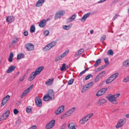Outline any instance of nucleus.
Masks as SVG:
<instances>
[{
  "instance_id": "nucleus-37",
  "label": "nucleus",
  "mask_w": 129,
  "mask_h": 129,
  "mask_svg": "<svg viewBox=\"0 0 129 129\" xmlns=\"http://www.w3.org/2000/svg\"><path fill=\"white\" fill-rule=\"evenodd\" d=\"M108 55H113V51L111 49L109 50L107 53Z\"/></svg>"
},
{
  "instance_id": "nucleus-57",
  "label": "nucleus",
  "mask_w": 129,
  "mask_h": 129,
  "mask_svg": "<svg viewBox=\"0 0 129 129\" xmlns=\"http://www.w3.org/2000/svg\"><path fill=\"white\" fill-rule=\"evenodd\" d=\"M76 16V14H74L71 17H70L72 19V20H73L74 19H75Z\"/></svg>"
},
{
  "instance_id": "nucleus-31",
  "label": "nucleus",
  "mask_w": 129,
  "mask_h": 129,
  "mask_svg": "<svg viewBox=\"0 0 129 129\" xmlns=\"http://www.w3.org/2000/svg\"><path fill=\"white\" fill-rule=\"evenodd\" d=\"M35 26L34 25H31L30 27V31L31 33H33L35 32Z\"/></svg>"
},
{
  "instance_id": "nucleus-50",
  "label": "nucleus",
  "mask_w": 129,
  "mask_h": 129,
  "mask_svg": "<svg viewBox=\"0 0 129 129\" xmlns=\"http://www.w3.org/2000/svg\"><path fill=\"white\" fill-rule=\"evenodd\" d=\"M101 78L98 75L94 79L95 82H97Z\"/></svg>"
},
{
  "instance_id": "nucleus-49",
  "label": "nucleus",
  "mask_w": 129,
  "mask_h": 129,
  "mask_svg": "<svg viewBox=\"0 0 129 129\" xmlns=\"http://www.w3.org/2000/svg\"><path fill=\"white\" fill-rule=\"evenodd\" d=\"M106 38V36L105 35H103L101 38L100 41L103 42L104 41Z\"/></svg>"
},
{
  "instance_id": "nucleus-30",
  "label": "nucleus",
  "mask_w": 129,
  "mask_h": 129,
  "mask_svg": "<svg viewBox=\"0 0 129 129\" xmlns=\"http://www.w3.org/2000/svg\"><path fill=\"white\" fill-rule=\"evenodd\" d=\"M56 41H52L49 43V44L50 46V47L51 48L53 47H54L56 44Z\"/></svg>"
},
{
  "instance_id": "nucleus-20",
  "label": "nucleus",
  "mask_w": 129,
  "mask_h": 129,
  "mask_svg": "<svg viewBox=\"0 0 129 129\" xmlns=\"http://www.w3.org/2000/svg\"><path fill=\"white\" fill-rule=\"evenodd\" d=\"M106 102V100L104 99H102L100 100L98 102V104L100 105H103L104 103Z\"/></svg>"
},
{
  "instance_id": "nucleus-5",
  "label": "nucleus",
  "mask_w": 129,
  "mask_h": 129,
  "mask_svg": "<svg viewBox=\"0 0 129 129\" xmlns=\"http://www.w3.org/2000/svg\"><path fill=\"white\" fill-rule=\"evenodd\" d=\"M125 121L124 119H120L118 121L116 126L117 128H119L122 127L125 123Z\"/></svg>"
},
{
  "instance_id": "nucleus-54",
  "label": "nucleus",
  "mask_w": 129,
  "mask_h": 129,
  "mask_svg": "<svg viewBox=\"0 0 129 129\" xmlns=\"http://www.w3.org/2000/svg\"><path fill=\"white\" fill-rule=\"evenodd\" d=\"M19 111L17 109H14V114L16 115L19 112Z\"/></svg>"
},
{
  "instance_id": "nucleus-60",
  "label": "nucleus",
  "mask_w": 129,
  "mask_h": 129,
  "mask_svg": "<svg viewBox=\"0 0 129 129\" xmlns=\"http://www.w3.org/2000/svg\"><path fill=\"white\" fill-rule=\"evenodd\" d=\"M28 33L27 31L25 30L23 33V34L25 36H27L28 35Z\"/></svg>"
},
{
  "instance_id": "nucleus-22",
  "label": "nucleus",
  "mask_w": 129,
  "mask_h": 129,
  "mask_svg": "<svg viewBox=\"0 0 129 129\" xmlns=\"http://www.w3.org/2000/svg\"><path fill=\"white\" fill-rule=\"evenodd\" d=\"M24 55L23 53H21L18 54L17 55V59L19 60L20 59L24 58Z\"/></svg>"
},
{
  "instance_id": "nucleus-52",
  "label": "nucleus",
  "mask_w": 129,
  "mask_h": 129,
  "mask_svg": "<svg viewBox=\"0 0 129 129\" xmlns=\"http://www.w3.org/2000/svg\"><path fill=\"white\" fill-rule=\"evenodd\" d=\"M49 33V32L48 30H46L44 31V34L45 36H47L48 35Z\"/></svg>"
},
{
  "instance_id": "nucleus-7",
  "label": "nucleus",
  "mask_w": 129,
  "mask_h": 129,
  "mask_svg": "<svg viewBox=\"0 0 129 129\" xmlns=\"http://www.w3.org/2000/svg\"><path fill=\"white\" fill-rule=\"evenodd\" d=\"M47 94L51 98V100L54 99V92L52 89H50L49 90Z\"/></svg>"
},
{
  "instance_id": "nucleus-56",
  "label": "nucleus",
  "mask_w": 129,
  "mask_h": 129,
  "mask_svg": "<svg viewBox=\"0 0 129 129\" xmlns=\"http://www.w3.org/2000/svg\"><path fill=\"white\" fill-rule=\"evenodd\" d=\"M78 51L79 52L80 54H82L84 51V49H83L81 48L80 50H78Z\"/></svg>"
},
{
  "instance_id": "nucleus-43",
  "label": "nucleus",
  "mask_w": 129,
  "mask_h": 129,
  "mask_svg": "<svg viewBox=\"0 0 129 129\" xmlns=\"http://www.w3.org/2000/svg\"><path fill=\"white\" fill-rule=\"evenodd\" d=\"M63 57L62 56L61 54L60 55L58 56L57 58L55 59L56 61H58V60H61L62 58H63Z\"/></svg>"
},
{
  "instance_id": "nucleus-58",
  "label": "nucleus",
  "mask_w": 129,
  "mask_h": 129,
  "mask_svg": "<svg viewBox=\"0 0 129 129\" xmlns=\"http://www.w3.org/2000/svg\"><path fill=\"white\" fill-rule=\"evenodd\" d=\"M34 86V85L32 84L27 89L29 90V91L31 90V89Z\"/></svg>"
},
{
  "instance_id": "nucleus-40",
  "label": "nucleus",
  "mask_w": 129,
  "mask_h": 129,
  "mask_svg": "<svg viewBox=\"0 0 129 129\" xmlns=\"http://www.w3.org/2000/svg\"><path fill=\"white\" fill-rule=\"evenodd\" d=\"M93 78V76L91 74H88L85 78V80H87L89 79L90 78Z\"/></svg>"
},
{
  "instance_id": "nucleus-10",
  "label": "nucleus",
  "mask_w": 129,
  "mask_h": 129,
  "mask_svg": "<svg viewBox=\"0 0 129 129\" xmlns=\"http://www.w3.org/2000/svg\"><path fill=\"white\" fill-rule=\"evenodd\" d=\"M10 97V96L8 95L4 98L2 102V106H3L5 104L9 99Z\"/></svg>"
},
{
  "instance_id": "nucleus-3",
  "label": "nucleus",
  "mask_w": 129,
  "mask_h": 129,
  "mask_svg": "<svg viewBox=\"0 0 129 129\" xmlns=\"http://www.w3.org/2000/svg\"><path fill=\"white\" fill-rule=\"evenodd\" d=\"M10 114V110H7L2 116L0 118V120L2 121L6 119L9 116Z\"/></svg>"
},
{
  "instance_id": "nucleus-15",
  "label": "nucleus",
  "mask_w": 129,
  "mask_h": 129,
  "mask_svg": "<svg viewBox=\"0 0 129 129\" xmlns=\"http://www.w3.org/2000/svg\"><path fill=\"white\" fill-rule=\"evenodd\" d=\"M44 67L41 66L35 70V72L38 75L39 74L41 71L44 69Z\"/></svg>"
},
{
  "instance_id": "nucleus-2",
  "label": "nucleus",
  "mask_w": 129,
  "mask_h": 129,
  "mask_svg": "<svg viewBox=\"0 0 129 129\" xmlns=\"http://www.w3.org/2000/svg\"><path fill=\"white\" fill-rule=\"evenodd\" d=\"M55 121L54 119H53L47 124L46 126V129H50L53 128L55 124Z\"/></svg>"
},
{
  "instance_id": "nucleus-18",
  "label": "nucleus",
  "mask_w": 129,
  "mask_h": 129,
  "mask_svg": "<svg viewBox=\"0 0 129 129\" xmlns=\"http://www.w3.org/2000/svg\"><path fill=\"white\" fill-rule=\"evenodd\" d=\"M14 17L13 16H9L6 19L7 22L11 23L14 21Z\"/></svg>"
},
{
  "instance_id": "nucleus-33",
  "label": "nucleus",
  "mask_w": 129,
  "mask_h": 129,
  "mask_svg": "<svg viewBox=\"0 0 129 129\" xmlns=\"http://www.w3.org/2000/svg\"><path fill=\"white\" fill-rule=\"evenodd\" d=\"M107 90V88H104L99 90V91L101 92L102 95H103L106 91Z\"/></svg>"
},
{
  "instance_id": "nucleus-34",
  "label": "nucleus",
  "mask_w": 129,
  "mask_h": 129,
  "mask_svg": "<svg viewBox=\"0 0 129 129\" xmlns=\"http://www.w3.org/2000/svg\"><path fill=\"white\" fill-rule=\"evenodd\" d=\"M89 88V87L88 86H87V85H86L84 87H83L82 90V92H85L86 90H87Z\"/></svg>"
},
{
  "instance_id": "nucleus-45",
  "label": "nucleus",
  "mask_w": 129,
  "mask_h": 129,
  "mask_svg": "<svg viewBox=\"0 0 129 129\" xmlns=\"http://www.w3.org/2000/svg\"><path fill=\"white\" fill-rule=\"evenodd\" d=\"M105 73V71H103L99 74L98 75L99 76V77L101 78L104 75Z\"/></svg>"
},
{
  "instance_id": "nucleus-41",
  "label": "nucleus",
  "mask_w": 129,
  "mask_h": 129,
  "mask_svg": "<svg viewBox=\"0 0 129 129\" xmlns=\"http://www.w3.org/2000/svg\"><path fill=\"white\" fill-rule=\"evenodd\" d=\"M104 61L105 63V66H107L109 64V62L108 61V58H106L104 59Z\"/></svg>"
},
{
  "instance_id": "nucleus-11",
  "label": "nucleus",
  "mask_w": 129,
  "mask_h": 129,
  "mask_svg": "<svg viewBox=\"0 0 129 129\" xmlns=\"http://www.w3.org/2000/svg\"><path fill=\"white\" fill-rule=\"evenodd\" d=\"M46 24V21L44 19L40 21L39 24V26L41 28L44 27Z\"/></svg>"
},
{
  "instance_id": "nucleus-38",
  "label": "nucleus",
  "mask_w": 129,
  "mask_h": 129,
  "mask_svg": "<svg viewBox=\"0 0 129 129\" xmlns=\"http://www.w3.org/2000/svg\"><path fill=\"white\" fill-rule=\"evenodd\" d=\"M68 113H67V111L61 117V118L62 119L64 117H66L70 115H69Z\"/></svg>"
},
{
  "instance_id": "nucleus-51",
  "label": "nucleus",
  "mask_w": 129,
  "mask_h": 129,
  "mask_svg": "<svg viewBox=\"0 0 129 129\" xmlns=\"http://www.w3.org/2000/svg\"><path fill=\"white\" fill-rule=\"evenodd\" d=\"M74 81V79H72L70 80L68 82V84L69 85L72 84L73 83Z\"/></svg>"
},
{
  "instance_id": "nucleus-48",
  "label": "nucleus",
  "mask_w": 129,
  "mask_h": 129,
  "mask_svg": "<svg viewBox=\"0 0 129 129\" xmlns=\"http://www.w3.org/2000/svg\"><path fill=\"white\" fill-rule=\"evenodd\" d=\"M25 76H26L24 74L22 76H21L20 78H19L20 81H21V82L23 81L25 78Z\"/></svg>"
},
{
  "instance_id": "nucleus-42",
  "label": "nucleus",
  "mask_w": 129,
  "mask_h": 129,
  "mask_svg": "<svg viewBox=\"0 0 129 129\" xmlns=\"http://www.w3.org/2000/svg\"><path fill=\"white\" fill-rule=\"evenodd\" d=\"M86 120H85L84 118H82L79 121V123L81 124H83L86 122Z\"/></svg>"
},
{
  "instance_id": "nucleus-36",
  "label": "nucleus",
  "mask_w": 129,
  "mask_h": 129,
  "mask_svg": "<svg viewBox=\"0 0 129 129\" xmlns=\"http://www.w3.org/2000/svg\"><path fill=\"white\" fill-rule=\"evenodd\" d=\"M32 108L30 106H28L27 107L26 111L28 113H29L31 112Z\"/></svg>"
},
{
  "instance_id": "nucleus-26",
  "label": "nucleus",
  "mask_w": 129,
  "mask_h": 129,
  "mask_svg": "<svg viewBox=\"0 0 129 129\" xmlns=\"http://www.w3.org/2000/svg\"><path fill=\"white\" fill-rule=\"evenodd\" d=\"M49 44L47 45L43 49L44 51H47L49 50L51 48Z\"/></svg>"
},
{
  "instance_id": "nucleus-21",
  "label": "nucleus",
  "mask_w": 129,
  "mask_h": 129,
  "mask_svg": "<svg viewBox=\"0 0 129 129\" xmlns=\"http://www.w3.org/2000/svg\"><path fill=\"white\" fill-rule=\"evenodd\" d=\"M43 100L45 101H47L50 100H51V98L47 94H46L43 98Z\"/></svg>"
},
{
  "instance_id": "nucleus-16",
  "label": "nucleus",
  "mask_w": 129,
  "mask_h": 129,
  "mask_svg": "<svg viewBox=\"0 0 129 129\" xmlns=\"http://www.w3.org/2000/svg\"><path fill=\"white\" fill-rule=\"evenodd\" d=\"M16 67L14 66H10L8 69L7 71V73H10L15 69Z\"/></svg>"
},
{
  "instance_id": "nucleus-59",
  "label": "nucleus",
  "mask_w": 129,
  "mask_h": 129,
  "mask_svg": "<svg viewBox=\"0 0 129 129\" xmlns=\"http://www.w3.org/2000/svg\"><path fill=\"white\" fill-rule=\"evenodd\" d=\"M66 123L63 124L62 126L60 129H65V128L66 127Z\"/></svg>"
},
{
  "instance_id": "nucleus-23",
  "label": "nucleus",
  "mask_w": 129,
  "mask_h": 129,
  "mask_svg": "<svg viewBox=\"0 0 129 129\" xmlns=\"http://www.w3.org/2000/svg\"><path fill=\"white\" fill-rule=\"evenodd\" d=\"M76 108L75 107H73L67 111V113H68V115H70L74 111Z\"/></svg>"
},
{
  "instance_id": "nucleus-64",
  "label": "nucleus",
  "mask_w": 129,
  "mask_h": 129,
  "mask_svg": "<svg viewBox=\"0 0 129 129\" xmlns=\"http://www.w3.org/2000/svg\"><path fill=\"white\" fill-rule=\"evenodd\" d=\"M83 118H84L85 120H86L85 121H87L89 119V118H88L87 115L85 116Z\"/></svg>"
},
{
  "instance_id": "nucleus-13",
  "label": "nucleus",
  "mask_w": 129,
  "mask_h": 129,
  "mask_svg": "<svg viewBox=\"0 0 129 129\" xmlns=\"http://www.w3.org/2000/svg\"><path fill=\"white\" fill-rule=\"evenodd\" d=\"M45 2V0H39L36 3V6L37 7H39L42 5Z\"/></svg>"
},
{
  "instance_id": "nucleus-9",
  "label": "nucleus",
  "mask_w": 129,
  "mask_h": 129,
  "mask_svg": "<svg viewBox=\"0 0 129 129\" xmlns=\"http://www.w3.org/2000/svg\"><path fill=\"white\" fill-rule=\"evenodd\" d=\"M64 106L61 105L55 111V113L56 115H59L64 110Z\"/></svg>"
},
{
  "instance_id": "nucleus-14",
  "label": "nucleus",
  "mask_w": 129,
  "mask_h": 129,
  "mask_svg": "<svg viewBox=\"0 0 129 129\" xmlns=\"http://www.w3.org/2000/svg\"><path fill=\"white\" fill-rule=\"evenodd\" d=\"M90 14V12H88L84 15L82 18L81 19V21L82 22H83L85 21L86 20V18L89 16Z\"/></svg>"
},
{
  "instance_id": "nucleus-17",
  "label": "nucleus",
  "mask_w": 129,
  "mask_h": 129,
  "mask_svg": "<svg viewBox=\"0 0 129 129\" xmlns=\"http://www.w3.org/2000/svg\"><path fill=\"white\" fill-rule=\"evenodd\" d=\"M53 78L49 79L48 80L46 81L45 84L48 85L50 86L53 83Z\"/></svg>"
},
{
  "instance_id": "nucleus-61",
  "label": "nucleus",
  "mask_w": 129,
  "mask_h": 129,
  "mask_svg": "<svg viewBox=\"0 0 129 129\" xmlns=\"http://www.w3.org/2000/svg\"><path fill=\"white\" fill-rule=\"evenodd\" d=\"M73 20H72V19L70 17V18L68 19L66 21H67V23H68L71 21H72Z\"/></svg>"
},
{
  "instance_id": "nucleus-4",
  "label": "nucleus",
  "mask_w": 129,
  "mask_h": 129,
  "mask_svg": "<svg viewBox=\"0 0 129 129\" xmlns=\"http://www.w3.org/2000/svg\"><path fill=\"white\" fill-rule=\"evenodd\" d=\"M64 13L65 12L62 11H60L57 12L54 17L55 19L60 18L64 14Z\"/></svg>"
},
{
  "instance_id": "nucleus-25",
  "label": "nucleus",
  "mask_w": 129,
  "mask_h": 129,
  "mask_svg": "<svg viewBox=\"0 0 129 129\" xmlns=\"http://www.w3.org/2000/svg\"><path fill=\"white\" fill-rule=\"evenodd\" d=\"M111 76L108 78L106 81V83L107 84H109L111 82L114 80Z\"/></svg>"
},
{
  "instance_id": "nucleus-29",
  "label": "nucleus",
  "mask_w": 129,
  "mask_h": 129,
  "mask_svg": "<svg viewBox=\"0 0 129 129\" xmlns=\"http://www.w3.org/2000/svg\"><path fill=\"white\" fill-rule=\"evenodd\" d=\"M123 64L125 66H129V59H127L123 62Z\"/></svg>"
},
{
  "instance_id": "nucleus-32",
  "label": "nucleus",
  "mask_w": 129,
  "mask_h": 129,
  "mask_svg": "<svg viewBox=\"0 0 129 129\" xmlns=\"http://www.w3.org/2000/svg\"><path fill=\"white\" fill-rule=\"evenodd\" d=\"M72 24L71 25L70 24L68 25H63L62 26L63 28L65 30L69 29L71 27Z\"/></svg>"
},
{
  "instance_id": "nucleus-24",
  "label": "nucleus",
  "mask_w": 129,
  "mask_h": 129,
  "mask_svg": "<svg viewBox=\"0 0 129 129\" xmlns=\"http://www.w3.org/2000/svg\"><path fill=\"white\" fill-rule=\"evenodd\" d=\"M75 125L73 123H70L68 125V127L70 129H76L75 127Z\"/></svg>"
},
{
  "instance_id": "nucleus-39",
  "label": "nucleus",
  "mask_w": 129,
  "mask_h": 129,
  "mask_svg": "<svg viewBox=\"0 0 129 129\" xmlns=\"http://www.w3.org/2000/svg\"><path fill=\"white\" fill-rule=\"evenodd\" d=\"M106 66L105 65L102 66L99 68L97 69V70L98 71H100L102 70Z\"/></svg>"
},
{
  "instance_id": "nucleus-27",
  "label": "nucleus",
  "mask_w": 129,
  "mask_h": 129,
  "mask_svg": "<svg viewBox=\"0 0 129 129\" xmlns=\"http://www.w3.org/2000/svg\"><path fill=\"white\" fill-rule=\"evenodd\" d=\"M119 75V73H115L112 75L110 76L111 78H112L114 80Z\"/></svg>"
},
{
  "instance_id": "nucleus-8",
  "label": "nucleus",
  "mask_w": 129,
  "mask_h": 129,
  "mask_svg": "<svg viewBox=\"0 0 129 129\" xmlns=\"http://www.w3.org/2000/svg\"><path fill=\"white\" fill-rule=\"evenodd\" d=\"M25 47L28 51L33 50L34 49V46L31 43H28L25 45Z\"/></svg>"
},
{
  "instance_id": "nucleus-12",
  "label": "nucleus",
  "mask_w": 129,
  "mask_h": 129,
  "mask_svg": "<svg viewBox=\"0 0 129 129\" xmlns=\"http://www.w3.org/2000/svg\"><path fill=\"white\" fill-rule=\"evenodd\" d=\"M38 75L35 72H33L30 75V77L28 79V80L30 81H32L35 77L36 76Z\"/></svg>"
},
{
  "instance_id": "nucleus-62",
  "label": "nucleus",
  "mask_w": 129,
  "mask_h": 129,
  "mask_svg": "<svg viewBox=\"0 0 129 129\" xmlns=\"http://www.w3.org/2000/svg\"><path fill=\"white\" fill-rule=\"evenodd\" d=\"M120 94L119 93H118L116 94H115L114 95H113V96L114 97H115V98H116H116L118 97L120 95Z\"/></svg>"
},
{
  "instance_id": "nucleus-6",
  "label": "nucleus",
  "mask_w": 129,
  "mask_h": 129,
  "mask_svg": "<svg viewBox=\"0 0 129 129\" xmlns=\"http://www.w3.org/2000/svg\"><path fill=\"white\" fill-rule=\"evenodd\" d=\"M36 104L37 106L40 107L42 105V103L41 99L38 97H36L35 99Z\"/></svg>"
},
{
  "instance_id": "nucleus-63",
  "label": "nucleus",
  "mask_w": 129,
  "mask_h": 129,
  "mask_svg": "<svg viewBox=\"0 0 129 129\" xmlns=\"http://www.w3.org/2000/svg\"><path fill=\"white\" fill-rule=\"evenodd\" d=\"M37 126L36 125L32 126L29 129H37Z\"/></svg>"
},
{
  "instance_id": "nucleus-28",
  "label": "nucleus",
  "mask_w": 129,
  "mask_h": 129,
  "mask_svg": "<svg viewBox=\"0 0 129 129\" xmlns=\"http://www.w3.org/2000/svg\"><path fill=\"white\" fill-rule=\"evenodd\" d=\"M101 60L100 58L98 59L96 61L95 64H94V67H96L101 62Z\"/></svg>"
},
{
  "instance_id": "nucleus-44",
  "label": "nucleus",
  "mask_w": 129,
  "mask_h": 129,
  "mask_svg": "<svg viewBox=\"0 0 129 129\" xmlns=\"http://www.w3.org/2000/svg\"><path fill=\"white\" fill-rule=\"evenodd\" d=\"M66 64L65 63H63L62 64V66L60 68V70L61 71H63L65 69Z\"/></svg>"
},
{
  "instance_id": "nucleus-35",
  "label": "nucleus",
  "mask_w": 129,
  "mask_h": 129,
  "mask_svg": "<svg viewBox=\"0 0 129 129\" xmlns=\"http://www.w3.org/2000/svg\"><path fill=\"white\" fill-rule=\"evenodd\" d=\"M19 41V39L16 37H14V39L12 41V43H17Z\"/></svg>"
},
{
  "instance_id": "nucleus-46",
  "label": "nucleus",
  "mask_w": 129,
  "mask_h": 129,
  "mask_svg": "<svg viewBox=\"0 0 129 129\" xmlns=\"http://www.w3.org/2000/svg\"><path fill=\"white\" fill-rule=\"evenodd\" d=\"M69 50H67L63 53H62L61 54L62 55V56L63 57H65V56L69 52Z\"/></svg>"
},
{
  "instance_id": "nucleus-19",
  "label": "nucleus",
  "mask_w": 129,
  "mask_h": 129,
  "mask_svg": "<svg viewBox=\"0 0 129 129\" xmlns=\"http://www.w3.org/2000/svg\"><path fill=\"white\" fill-rule=\"evenodd\" d=\"M29 90H28L27 89L23 92L21 96V98H23L29 92Z\"/></svg>"
},
{
  "instance_id": "nucleus-55",
  "label": "nucleus",
  "mask_w": 129,
  "mask_h": 129,
  "mask_svg": "<svg viewBox=\"0 0 129 129\" xmlns=\"http://www.w3.org/2000/svg\"><path fill=\"white\" fill-rule=\"evenodd\" d=\"M93 84V82L91 81V82H90L88 83L86 85H87H87L88 86H89V87L90 88L92 85Z\"/></svg>"
},
{
  "instance_id": "nucleus-47",
  "label": "nucleus",
  "mask_w": 129,
  "mask_h": 129,
  "mask_svg": "<svg viewBox=\"0 0 129 129\" xmlns=\"http://www.w3.org/2000/svg\"><path fill=\"white\" fill-rule=\"evenodd\" d=\"M129 81V76H127L123 79V82H126Z\"/></svg>"
},
{
  "instance_id": "nucleus-53",
  "label": "nucleus",
  "mask_w": 129,
  "mask_h": 129,
  "mask_svg": "<svg viewBox=\"0 0 129 129\" xmlns=\"http://www.w3.org/2000/svg\"><path fill=\"white\" fill-rule=\"evenodd\" d=\"M102 95V93L101 92H100L99 90L96 93V95L97 96H99Z\"/></svg>"
},
{
  "instance_id": "nucleus-1",
  "label": "nucleus",
  "mask_w": 129,
  "mask_h": 129,
  "mask_svg": "<svg viewBox=\"0 0 129 129\" xmlns=\"http://www.w3.org/2000/svg\"><path fill=\"white\" fill-rule=\"evenodd\" d=\"M106 98L110 102L113 104H116L117 103V100L114 97L113 95L110 94Z\"/></svg>"
}]
</instances>
